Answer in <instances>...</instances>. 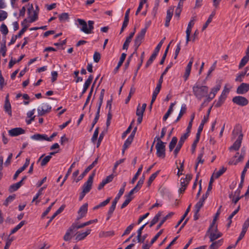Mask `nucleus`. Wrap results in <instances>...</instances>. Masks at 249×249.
<instances>
[{"label":"nucleus","mask_w":249,"mask_h":249,"mask_svg":"<svg viewBox=\"0 0 249 249\" xmlns=\"http://www.w3.org/2000/svg\"><path fill=\"white\" fill-rule=\"evenodd\" d=\"M209 88L206 86H201L199 84H196L193 87V92L196 97L199 100L207 96Z\"/></svg>","instance_id":"nucleus-1"},{"label":"nucleus","mask_w":249,"mask_h":249,"mask_svg":"<svg viewBox=\"0 0 249 249\" xmlns=\"http://www.w3.org/2000/svg\"><path fill=\"white\" fill-rule=\"evenodd\" d=\"M90 222H86L80 225H77L76 223H73L67 230L65 234L63 237L65 241H68L71 239V234L75 231L79 229L84 228L90 224Z\"/></svg>","instance_id":"nucleus-2"},{"label":"nucleus","mask_w":249,"mask_h":249,"mask_svg":"<svg viewBox=\"0 0 249 249\" xmlns=\"http://www.w3.org/2000/svg\"><path fill=\"white\" fill-rule=\"evenodd\" d=\"M157 142L156 145V154L159 158L163 159L165 157V142H163L160 138H157Z\"/></svg>","instance_id":"nucleus-3"},{"label":"nucleus","mask_w":249,"mask_h":249,"mask_svg":"<svg viewBox=\"0 0 249 249\" xmlns=\"http://www.w3.org/2000/svg\"><path fill=\"white\" fill-rule=\"evenodd\" d=\"M236 128L240 132V134L238 137V139L234 142L233 145L230 148V150L233 149L234 150H238L241 146L242 140L243 139V135L242 133L241 126L240 124L236 125Z\"/></svg>","instance_id":"nucleus-4"},{"label":"nucleus","mask_w":249,"mask_h":249,"mask_svg":"<svg viewBox=\"0 0 249 249\" xmlns=\"http://www.w3.org/2000/svg\"><path fill=\"white\" fill-rule=\"evenodd\" d=\"M207 232L210 233V239L211 242H214L213 241L216 239L220 238L222 236V233L218 231L217 226L216 225L215 227L210 230L209 228Z\"/></svg>","instance_id":"nucleus-5"},{"label":"nucleus","mask_w":249,"mask_h":249,"mask_svg":"<svg viewBox=\"0 0 249 249\" xmlns=\"http://www.w3.org/2000/svg\"><path fill=\"white\" fill-rule=\"evenodd\" d=\"M95 175V171H93L92 174L89 176L88 180L84 184L83 186V190L87 193H89L91 189L93 183V178Z\"/></svg>","instance_id":"nucleus-6"},{"label":"nucleus","mask_w":249,"mask_h":249,"mask_svg":"<svg viewBox=\"0 0 249 249\" xmlns=\"http://www.w3.org/2000/svg\"><path fill=\"white\" fill-rule=\"evenodd\" d=\"M232 101L237 105L240 106H245L249 103L248 100L244 97L241 96H236L233 97Z\"/></svg>","instance_id":"nucleus-7"},{"label":"nucleus","mask_w":249,"mask_h":249,"mask_svg":"<svg viewBox=\"0 0 249 249\" xmlns=\"http://www.w3.org/2000/svg\"><path fill=\"white\" fill-rule=\"evenodd\" d=\"M147 29V26H146L144 28L142 29L141 32L137 35L135 42V45L137 47H139L141 45L142 40L143 39L145 35Z\"/></svg>","instance_id":"nucleus-8"},{"label":"nucleus","mask_w":249,"mask_h":249,"mask_svg":"<svg viewBox=\"0 0 249 249\" xmlns=\"http://www.w3.org/2000/svg\"><path fill=\"white\" fill-rule=\"evenodd\" d=\"M249 90V84L242 83L237 89L236 92L239 94H244Z\"/></svg>","instance_id":"nucleus-9"},{"label":"nucleus","mask_w":249,"mask_h":249,"mask_svg":"<svg viewBox=\"0 0 249 249\" xmlns=\"http://www.w3.org/2000/svg\"><path fill=\"white\" fill-rule=\"evenodd\" d=\"M187 139V138L186 137V136L183 135H182L180 138L179 141L174 151L175 158L177 157L178 154L183 145V143Z\"/></svg>","instance_id":"nucleus-10"},{"label":"nucleus","mask_w":249,"mask_h":249,"mask_svg":"<svg viewBox=\"0 0 249 249\" xmlns=\"http://www.w3.org/2000/svg\"><path fill=\"white\" fill-rule=\"evenodd\" d=\"M9 135L12 137L17 136L19 135L24 134L25 130L20 127L12 128L8 131Z\"/></svg>","instance_id":"nucleus-11"},{"label":"nucleus","mask_w":249,"mask_h":249,"mask_svg":"<svg viewBox=\"0 0 249 249\" xmlns=\"http://www.w3.org/2000/svg\"><path fill=\"white\" fill-rule=\"evenodd\" d=\"M90 232L91 230L90 229H88L85 232H77L76 234L75 240L77 241L83 240L87 236L90 234Z\"/></svg>","instance_id":"nucleus-12"},{"label":"nucleus","mask_w":249,"mask_h":249,"mask_svg":"<svg viewBox=\"0 0 249 249\" xmlns=\"http://www.w3.org/2000/svg\"><path fill=\"white\" fill-rule=\"evenodd\" d=\"M4 109L10 116L12 115L11 106L9 100V94H8L5 98V103L4 105Z\"/></svg>","instance_id":"nucleus-13"},{"label":"nucleus","mask_w":249,"mask_h":249,"mask_svg":"<svg viewBox=\"0 0 249 249\" xmlns=\"http://www.w3.org/2000/svg\"><path fill=\"white\" fill-rule=\"evenodd\" d=\"M137 127H135L133 129L131 134L127 138L126 140H125V149L131 144L132 142H133L136 132L137 131Z\"/></svg>","instance_id":"nucleus-14"},{"label":"nucleus","mask_w":249,"mask_h":249,"mask_svg":"<svg viewBox=\"0 0 249 249\" xmlns=\"http://www.w3.org/2000/svg\"><path fill=\"white\" fill-rule=\"evenodd\" d=\"M93 76L92 75H90L89 76L88 79L86 81L84 85L83 90L80 95V97H82L83 95L86 92L87 90L88 89V88L89 87L93 80Z\"/></svg>","instance_id":"nucleus-15"},{"label":"nucleus","mask_w":249,"mask_h":249,"mask_svg":"<svg viewBox=\"0 0 249 249\" xmlns=\"http://www.w3.org/2000/svg\"><path fill=\"white\" fill-rule=\"evenodd\" d=\"M77 21L78 22L79 25L81 26L80 29L83 32L85 33V34H86V32H89L88 30L87 23L85 20L78 18L77 19Z\"/></svg>","instance_id":"nucleus-16"},{"label":"nucleus","mask_w":249,"mask_h":249,"mask_svg":"<svg viewBox=\"0 0 249 249\" xmlns=\"http://www.w3.org/2000/svg\"><path fill=\"white\" fill-rule=\"evenodd\" d=\"M138 192V191L137 190H135L134 188L129 192L128 195L126 196V198L125 199V206L127 205L130 203V202L133 199V194L135 193H137Z\"/></svg>","instance_id":"nucleus-17"},{"label":"nucleus","mask_w":249,"mask_h":249,"mask_svg":"<svg viewBox=\"0 0 249 249\" xmlns=\"http://www.w3.org/2000/svg\"><path fill=\"white\" fill-rule=\"evenodd\" d=\"M51 108L52 107L49 105H46V108H42L40 109V108H38L37 112L38 116L44 115L46 113L50 112Z\"/></svg>","instance_id":"nucleus-18"},{"label":"nucleus","mask_w":249,"mask_h":249,"mask_svg":"<svg viewBox=\"0 0 249 249\" xmlns=\"http://www.w3.org/2000/svg\"><path fill=\"white\" fill-rule=\"evenodd\" d=\"M65 206L64 205H62L52 216L50 219L49 220L46 227L52 222V221L59 213H60L64 209Z\"/></svg>","instance_id":"nucleus-19"},{"label":"nucleus","mask_w":249,"mask_h":249,"mask_svg":"<svg viewBox=\"0 0 249 249\" xmlns=\"http://www.w3.org/2000/svg\"><path fill=\"white\" fill-rule=\"evenodd\" d=\"M88 203L83 204L79 209L78 213L82 216H85L88 211Z\"/></svg>","instance_id":"nucleus-20"},{"label":"nucleus","mask_w":249,"mask_h":249,"mask_svg":"<svg viewBox=\"0 0 249 249\" xmlns=\"http://www.w3.org/2000/svg\"><path fill=\"white\" fill-rule=\"evenodd\" d=\"M173 10L169 9L167 11V15L165 19V26L166 27H168L169 25L170 21L171 19V18L173 16Z\"/></svg>","instance_id":"nucleus-21"},{"label":"nucleus","mask_w":249,"mask_h":249,"mask_svg":"<svg viewBox=\"0 0 249 249\" xmlns=\"http://www.w3.org/2000/svg\"><path fill=\"white\" fill-rule=\"evenodd\" d=\"M215 11H213L212 12L211 14L210 15L209 17L208 18L207 20L205 23L203 25V26L202 27V31L205 30L207 28L208 25L212 22V19H213V17L215 16Z\"/></svg>","instance_id":"nucleus-22"},{"label":"nucleus","mask_w":249,"mask_h":249,"mask_svg":"<svg viewBox=\"0 0 249 249\" xmlns=\"http://www.w3.org/2000/svg\"><path fill=\"white\" fill-rule=\"evenodd\" d=\"M249 70V67H247L245 69V71H242L240 73H239L235 78V81L236 82H242L243 81V78L245 77V75L247 74V72Z\"/></svg>","instance_id":"nucleus-23"},{"label":"nucleus","mask_w":249,"mask_h":249,"mask_svg":"<svg viewBox=\"0 0 249 249\" xmlns=\"http://www.w3.org/2000/svg\"><path fill=\"white\" fill-rule=\"evenodd\" d=\"M6 41L5 39V37H4L2 40V42L0 45V52L2 53V56L4 57L6 55V52L7 51V48L6 46Z\"/></svg>","instance_id":"nucleus-24"},{"label":"nucleus","mask_w":249,"mask_h":249,"mask_svg":"<svg viewBox=\"0 0 249 249\" xmlns=\"http://www.w3.org/2000/svg\"><path fill=\"white\" fill-rule=\"evenodd\" d=\"M31 138L36 141L46 140V134H35L31 136Z\"/></svg>","instance_id":"nucleus-25"},{"label":"nucleus","mask_w":249,"mask_h":249,"mask_svg":"<svg viewBox=\"0 0 249 249\" xmlns=\"http://www.w3.org/2000/svg\"><path fill=\"white\" fill-rule=\"evenodd\" d=\"M162 213L161 212H159L154 217V218L151 220L150 224L149 225V227L151 228L153 226H154L156 223L158 222L159 220L160 217Z\"/></svg>","instance_id":"nucleus-26"},{"label":"nucleus","mask_w":249,"mask_h":249,"mask_svg":"<svg viewBox=\"0 0 249 249\" xmlns=\"http://www.w3.org/2000/svg\"><path fill=\"white\" fill-rule=\"evenodd\" d=\"M191 206V204H190L189 205V206L188 207L187 209H186L185 213L181 217V218L180 219V220L178 221L177 224L176 225L175 228H177L179 226V225L182 222L183 220L185 219L186 216L187 215L188 213L190 212Z\"/></svg>","instance_id":"nucleus-27"},{"label":"nucleus","mask_w":249,"mask_h":249,"mask_svg":"<svg viewBox=\"0 0 249 249\" xmlns=\"http://www.w3.org/2000/svg\"><path fill=\"white\" fill-rule=\"evenodd\" d=\"M186 110V105H183L181 106V109L179 111V114L177 118V119L175 121V123H177L180 118L182 117L183 114L185 113Z\"/></svg>","instance_id":"nucleus-28"},{"label":"nucleus","mask_w":249,"mask_h":249,"mask_svg":"<svg viewBox=\"0 0 249 249\" xmlns=\"http://www.w3.org/2000/svg\"><path fill=\"white\" fill-rule=\"evenodd\" d=\"M178 142V138L176 137H173L171 141L169 143V151L171 152L175 148Z\"/></svg>","instance_id":"nucleus-29"},{"label":"nucleus","mask_w":249,"mask_h":249,"mask_svg":"<svg viewBox=\"0 0 249 249\" xmlns=\"http://www.w3.org/2000/svg\"><path fill=\"white\" fill-rule=\"evenodd\" d=\"M0 31L2 34L3 37H5L8 33V29L6 25L4 23H2L0 27Z\"/></svg>","instance_id":"nucleus-30"},{"label":"nucleus","mask_w":249,"mask_h":249,"mask_svg":"<svg viewBox=\"0 0 249 249\" xmlns=\"http://www.w3.org/2000/svg\"><path fill=\"white\" fill-rule=\"evenodd\" d=\"M249 60V57L246 55H245L241 59L239 65V69H240L242 68L244 66L246 65V64L248 62Z\"/></svg>","instance_id":"nucleus-31"},{"label":"nucleus","mask_w":249,"mask_h":249,"mask_svg":"<svg viewBox=\"0 0 249 249\" xmlns=\"http://www.w3.org/2000/svg\"><path fill=\"white\" fill-rule=\"evenodd\" d=\"M226 168L222 167L218 171L213 173V178H218L226 172Z\"/></svg>","instance_id":"nucleus-32"},{"label":"nucleus","mask_w":249,"mask_h":249,"mask_svg":"<svg viewBox=\"0 0 249 249\" xmlns=\"http://www.w3.org/2000/svg\"><path fill=\"white\" fill-rule=\"evenodd\" d=\"M160 171V170H158L151 175L147 183L148 187H149L151 185L152 182L153 181V180L155 179L158 175L159 174Z\"/></svg>","instance_id":"nucleus-33"},{"label":"nucleus","mask_w":249,"mask_h":249,"mask_svg":"<svg viewBox=\"0 0 249 249\" xmlns=\"http://www.w3.org/2000/svg\"><path fill=\"white\" fill-rule=\"evenodd\" d=\"M211 108H212V107H210L208 110V112H207V114L206 116H204V118L203 119V120H202L201 121V123H200L199 127H200L201 128H203V127H204V124L208 121V119H209V114L210 113V112H211Z\"/></svg>","instance_id":"nucleus-34"},{"label":"nucleus","mask_w":249,"mask_h":249,"mask_svg":"<svg viewBox=\"0 0 249 249\" xmlns=\"http://www.w3.org/2000/svg\"><path fill=\"white\" fill-rule=\"evenodd\" d=\"M203 156V152H201L200 153L197 158V162L196 163V166H195V170L196 171L197 170L198 165L199 163L203 164L204 163V160L202 159V157Z\"/></svg>","instance_id":"nucleus-35"},{"label":"nucleus","mask_w":249,"mask_h":249,"mask_svg":"<svg viewBox=\"0 0 249 249\" xmlns=\"http://www.w3.org/2000/svg\"><path fill=\"white\" fill-rule=\"evenodd\" d=\"M157 54L154 53L152 54L151 56L150 57L149 59L147 60L146 65H145V68H148L153 62V61L155 59L157 56Z\"/></svg>","instance_id":"nucleus-36"},{"label":"nucleus","mask_w":249,"mask_h":249,"mask_svg":"<svg viewBox=\"0 0 249 249\" xmlns=\"http://www.w3.org/2000/svg\"><path fill=\"white\" fill-rule=\"evenodd\" d=\"M144 181V176H142L141 178L139 179V180L138 181L137 185L134 187L135 190H137L139 191L140 189H141V187L142 186L143 182Z\"/></svg>","instance_id":"nucleus-37"},{"label":"nucleus","mask_w":249,"mask_h":249,"mask_svg":"<svg viewBox=\"0 0 249 249\" xmlns=\"http://www.w3.org/2000/svg\"><path fill=\"white\" fill-rule=\"evenodd\" d=\"M144 181V176H142L141 178L139 179V180L138 181L137 185L134 187L135 190H137L139 191L140 189H141V187L142 186L143 182Z\"/></svg>","instance_id":"nucleus-38"},{"label":"nucleus","mask_w":249,"mask_h":249,"mask_svg":"<svg viewBox=\"0 0 249 249\" xmlns=\"http://www.w3.org/2000/svg\"><path fill=\"white\" fill-rule=\"evenodd\" d=\"M244 153L243 155L241 154L240 155V156L238 158V159H237L236 160H231V161H229V163L230 164L236 165L239 162L242 161L244 159Z\"/></svg>","instance_id":"nucleus-39"},{"label":"nucleus","mask_w":249,"mask_h":249,"mask_svg":"<svg viewBox=\"0 0 249 249\" xmlns=\"http://www.w3.org/2000/svg\"><path fill=\"white\" fill-rule=\"evenodd\" d=\"M142 169V165H141V166L139 168L137 173L135 174L133 178H132L131 182L133 184L136 180L137 179L138 176L140 175Z\"/></svg>","instance_id":"nucleus-40"},{"label":"nucleus","mask_w":249,"mask_h":249,"mask_svg":"<svg viewBox=\"0 0 249 249\" xmlns=\"http://www.w3.org/2000/svg\"><path fill=\"white\" fill-rule=\"evenodd\" d=\"M222 240L213 242L210 246V249H217L221 245Z\"/></svg>","instance_id":"nucleus-41"},{"label":"nucleus","mask_w":249,"mask_h":249,"mask_svg":"<svg viewBox=\"0 0 249 249\" xmlns=\"http://www.w3.org/2000/svg\"><path fill=\"white\" fill-rule=\"evenodd\" d=\"M88 30L89 32H86L87 34H89L93 33L92 30L94 29V22L92 20H89L88 22Z\"/></svg>","instance_id":"nucleus-42"},{"label":"nucleus","mask_w":249,"mask_h":249,"mask_svg":"<svg viewBox=\"0 0 249 249\" xmlns=\"http://www.w3.org/2000/svg\"><path fill=\"white\" fill-rule=\"evenodd\" d=\"M226 98L220 96V97L218 98V101L215 103L214 107H220L223 103L224 102Z\"/></svg>","instance_id":"nucleus-43"},{"label":"nucleus","mask_w":249,"mask_h":249,"mask_svg":"<svg viewBox=\"0 0 249 249\" xmlns=\"http://www.w3.org/2000/svg\"><path fill=\"white\" fill-rule=\"evenodd\" d=\"M220 85H217L215 87H214L212 89L210 94L213 95V96L215 97L216 93L218 92V91L220 90Z\"/></svg>","instance_id":"nucleus-44"},{"label":"nucleus","mask_w":249,"mask_h":249,"mask_svg":"<svg viewBox=\"0 0 249 249\" xmlns=\"http://www.w3.org/2000/svg\"><path fill=\"white\" fill-rule=\"evenodd\" d=\"M20 187V186L19 185V184H18V183L13 184L9 187V191L10 193H12L13 192L17 191Z\"/></svg>","instance_id":"nucleus-45"},{"label":"nucleus","mask_w":249,"mask_h":249,"mask_svg":"<svg viewBox=\"0 0 249 249\" xmlns=\"http://www.w3.org/2000/svg\"><path fill=\"white\" fill-rule=\"evenodd\" d=\"M69 14L67 13H63L59 15V19L60 21H65L69 19Z\"/></svg>","instance_id":"nucleus-46"},{"label":"nucleus","mask_w":249,"mask_h":249,"mask_svg":"<svg viewBox=\"0 0 249 249\" xmlns=\"http://www.w3.org/2000/svg\"><path fill=\"white\" fill-rule=\"evenodd\" d=\"M159 92H160V91H158V90H157L155 89L154 90L153 93V95H152V99H151V102H150V108H152V104L155 102V100H156V99L157 98V95H158V94H159Z\"/></svg>","instance_id":"nucleus-47"},{"label":"nucleus","mask_w":249,"mask_h":249,"mask_svg":"<svg viewBox=\"0 0 249 249\" xmlns=\"http://www.w3.org/2000/svg\"><path fill=\"white\" fill-rule=\"evenodd\" d=\"M135 33V29H134V31L132 32L130 34L128 37H127L125 39V49H127L126 47L128 45V43L130 42L132 38L133 37Z\"/></svg>","instance_id":"nucleus-48"},{"label":"nucleus","mask_w":249,"mask_h":249,"mask_svg":"<svg viewBox=\"0 0 249 249\" xmlns=\"http://www.w3.org/2000/svg\"><path fill=\"white\" fill-rule=\"evenodd\" d=\"M163 231V230L162 229L160 230L156 235L152 238L150 242V245H152L154 243H155L156 240L158 239V238L160 236V235L162 233Z\"/></svg>","instance_id":"nucleus-49"},{"label":"nucleus","mask_w":249,"mask_h":249,"mask_svg":"<svg viewBox=\"0 0 249 249\" xmlns=\"http://www.w3.org/2000/svg\"><path fill=\"white\" fill-rule=\"evenodd\" d=\"M89 171V169L87 167L85 171L77 178L76 180V182H78L80 180H82Z\"/></svg>","instance_id":"nucleus-50"},{"label":"nucleus","mask_w":249,"mask_h":249,"mask_svg":"<svg viewBox=\"0 0 249 249\" xmlns=\"http://www.w3.org/2000/svg\"><path fill=\"white\" fill-rule=\"evenodd\" d=\"M165 39V37H164L159 43V44H158V45L157 46V47H156L154 51V53H157V54H158L162 45V44L163 43V42L164 41Z\"/></svg>","instance_id":"nucleus-51"},{"label":"nucleus","mask_w":249,"mask_h":249,"mask_svg":"<svg viewBox=\"0 0 249 249\" xmlns=\"http://www.w3.org/2000/svg\"><path fill=\"white\" fill-rule=\"evenodd\" d=\"M51 159V156H47L44 159H43L41 162V166H44L47 163L50 161Z\"/></svg>","instance_id":"nucleus-52"},{"label":"nucleus","mask_w":249,"mask_h":249,"mask_svg":"<svg viewBox=\"0 0 249 249\" xmlns=\"http://www.w3.org/2000/svg\"><path fill=\"white\" fill-rule=\"evenodd\" d=\"M46 188V186H43L39 189L38 190V193L36 194V195L34 197L32 202L35 201L36 200L38 197L42 195V191L45 189Z\"/></svg>","instance_id":"nucleus-53"},{"label":"nucleus","mask_w":249,"mask_h":249,"mask_svg":"<svg viewBox=\"0 0 249 249\" xmlns=\"http://www.w3.org/2000/svg\"><path fill=\"white\" fill-rule=\"evenodd\" d=\"M8 16L7 13L3 10H0V21H3Z\"/></svg>","instance_id":"nucleus-54"},{"label":"nucleus","mask_w":249,"mask_h":249,"mask_svg":"<svg viewBox=\"0 0 249 249\" xmlns=\"http://www.w3.org/2000/svg\"><path fill=\"white\" fill-rule=\"evenodd\" d=\"M99 128L98 127H97L95 129V130L94 132L93 135L91 138V141L93 142H94L97 139L98 134H99Z\"/></svg>","instance_id":"nucleus-55"},{"label":"nucleus","mask_w":249,"mask_h":249,"mask_svg":"<svg viewBox=\"0 0 249 249\" xmlns=\"http://www.w3.org/2000/svg\"><path fill=\"white\" fill-rule=\"evenodd\" d=\"M191 68H190L189 67H186V68L185 69V72L184 75L183 76L185 81H186L188 79V77L190 74V72H191Z\"/></svg>","instance_id":"nucleus-56"},{"label":"nucleus","mask_w":249,"mask_h":249,"mask_svg":"<svg viewBox=\"0 0 249 249\" xmlns=\"http://www.w3.org/2000/svg\"><path fill=\"white\" fill-rule=\"evenodd\" d=\"M29 25L24 26L21 30L19 32V33L16 35V37L20 38L21 36L25 33L28 28Z\"/></svg>","instance_id":"nucleus-57"},{"label":"nucleus","mask_w":249,"mask_h":249,"mask_svg":"<svg viewBox=\"0 0 249 249\" xmlns=\"http://www.w3.org/2000/svg\"><path fill=\"white\" fill-rule=\"evenodd\" d=\"M30 21L29 22L32 23L35 21H36L38 18V12L36 11H34V15L33 16L30 17Z\"/></svg>","instance_id":"nucleus-58"},{"label":"nucleus","mask_w":249,"mask_h":249,"mask_svg":"<svg viewBox=\"0 0 249 249\" xmlns=\"http://www.w3.org/2000/svg\"><path fill=\"white\" fill-rule=\"evenodd\" d=\"M249 227V217L247 218V219L244 223V224L243 225L242 231L247 232Z\"/></svg>","instance_id":"nucleus-59"},{"label":"nucleus","mask_w":249,"mask_h":249,"mask_svg":"<svg viewBox=\"0 0 249 249\" xmlns=\"http://www.w3.org/2000/svg\"><path fill=\"white\" fill-rule=\"evenodd\" d=\"M101 59V54L99 53L95 52L93 54V60L96 63H98Z\"/></svg>","instance_id":"nucleus-60"},{"label":"nucleus","mask_w":249,"mask_h":249,"mask_svg":"<svg viewBox=\"0 0 249 249\" xmlns=\"http://www.w3.org/2000/svg\"><path fill=\"white\" fill-rule=\"evenodd\" d=\"M76 161L73 162L71 165L70 167L69 168L67 174H66L65 177V179H67L68 176L70 175V174L71 172L72 169L74 167Z\"/></svg>","instance_id":"nucleus-61"},{"label":"nucleus","mask_w":249,"mask_h":249,"mask_svg":"<svg viewBox=\"0 0 249 249\" xmlns=\"http://www.w3.org/2000/svg\"><path fill=\"white\" fill-rule=\"evenodd\" d=\"M15 198V195L9 196L5 200L3 204L5 206H7L8 203L13 201Z\"/></svg>","instance_id":"nucleus-62"},{"label":"nucleus","mask_w":249,"mask_h":249,"mask_svg":"<svg viewBox=\"0 0 249 249\" xmlns=\"http://www.w3.org/2000/svg\"><path fill=\"white\" fill-rule=\"evenodd\" d=\"M193 124L191 122H189L188 125L186 129V132L183 135V136H186V137L188 138L189 136V134L191 132V130Z\"/></svg>","instance_id":"nucleus-63"},{"label":"nucleus","mask_w":249,"mask_h":249,"mask_svg":"<svg viewBox=\"0 0 249 249\" xmlns=\"http://www.w3.org/2000/svg\"><path fill=\"white\" fill-rule=\"evenodd\" d=\"M114 234V232L112 231H109L106 232H103L102 233L100 234V237H107L112 236Z\"/></svg>","instance_id":"nucleus-64"}]
</instances>
